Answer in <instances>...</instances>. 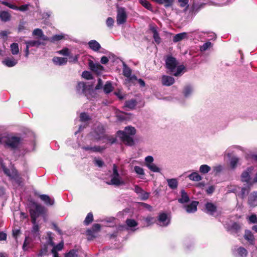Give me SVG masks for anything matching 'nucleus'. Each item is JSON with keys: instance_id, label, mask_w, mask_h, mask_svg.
Wrapping results in <instances>:
<instances>
[{"instance_id": "14", "label": "nucleus", "mask_w": 257, "mask_h": 257, "mask_svg": "<svg viewBox=\"0 0 257 257\" xmlns=\"http://www.w3.org/2000/svg\"><path fill=\"white\" fill-rule=\"evenodd\" d=\"M39 197L47 205L52 206L54 204V199H51L49 196L45 194L39 195Z\"/></svg>"}, {"instance_id": "62", "label": "nucleus", "mask_w": 257, "mask_h": 257, "mask_svg": "<svg viewBox=\"0 0 257 257\" xmlns=\"http://www.w3.org/2000/svg\"><path fill=\"white\" fill-rule=\"evenodd\" d=\"M59 53L64 56H68L69 55V50L67 48H65L59 51Z\"/></svg>"}, {"instance_id": "30", "label": "nucleus", "mask_w": 257, "mask_h": 257, "mask_svg": "<svg viewBox=\"0 0 257 257\" xmlns=\"http://www.w3.org/2000/svg\"><path fill=\"white\" fill-rule=\"evenodd\" d=\"M187 36V33L183 32L175 35L173 39L174 42H179L184 39Z\"/></svg>"}, {"instance_id": "36", "label": "nucleus", "mask_w": 257, "mask_h": 257, "mask_svg": "<svg viewBox=\"0 0 257 257\" xmlns=\"http://www.w3.org/2000/svg\"><path fill=\"white\" fill-rule=\"evenodd\" d=\"M190 180L194 181H199L202 179V177L196 172H194L190 174L188 176Z\"/></svg>"}, {"instance_id": "31", "label": "nucleus", "mask_w": 257, "mask_h": 257, "mask_svg": "<svg viewBox=\"0 0 257 257\" xmlns=\"http://www.w3.org/2000/svg\"><path fill=\"white\" fill-rule=\"evenodd\" d=\"M30 214L31 218V221L32 223H35V221L37 220V218L39 216V214L36 211L35 209H30Z\"/></svg>"}, {"instance_id": "4", "label": "nucleus", "mask_w": 257, "mask_h": 257, "mask_svg": "<svg viewBox=\"0 0 257 257\" xmlns=\"http://www.w3.org/2000/svg\"><path fill=\"white\" fill-rule=\"evenodd\" d=\"M127 14L125 9L123 7H119L117 10L116 22L118 25L123 24L126 21Z\"/></svg>"}, {"instance_id": "54", "label": "nucleus", "mask_w": 257, "mask_h": 257, "mask_svg": "<svg viewBox=\"0 0 257 257\" xmlns=\"http://www.w3.org/2000/svg\"><path fill=\"white\" fill-rule=\"evenodd\" d=\"M29 6V5H27V4L23 5L20 7H18L17 6V8H16V9H15V10H19V11H20L22 12L26 11L28 10Z\"/></svg>"}, {"instance_id": "53", "label": "nucleus", "mask_w": 257, "mask_h": 257, "mask_svg": "<svg viewBox=\"0 0 257 257\" xmlns=\"http://www.w3.org/2000/svg\"><path fill=\"white\" fill-rule=\"evenodd\" d=\"M162 5L164 4V7L168 8L171 7L174 3V0H162Z\"/></svg>"}, {"instance_id": "19", "label": "nucleus", "mask_w": 257, "mask_h": 257, "mask_svg": "<svg viewBox=\"0 0 257 257\" xmlns=\"http://www.w3.org/2000/svg\"><path fill=\"white\" fill-rule=\"evenodd\" d=\"M89 48L94 51H98L100 48L101 46L96 40H91L88 42Z\"/></svg>"}, {"instance_id": "16", "label": "nucleus", "mask_w": 257, "mask_h": 257, "mask_svg": "<svg viewBox=\"0 0 257 257\" xmlns=\"http://www.w3.org/2000/svg\"><path fill=\"white\" fill-rule=\"evenodd\" d=\"M180 193L181 198L178 199V202L181 204L188 202L190 200V199L185 190L183 189L181 190Z\"/></svg>"}, {"instance_id": "45", "label": "nucleus", "mask_w": 257, "mask_h": 257, "mask_svg": "<svg viewBox=\"0 0 257 257\" xmlns=\"http://www.w3.org/2000/svg\"><path fill=\"white\" fill-rule=\"evenodd\" d=\"M211 170L210 167L207 165H202L200 167L199 171L202 174L208 173Z\"/></svg>"}, {"instance_id": "29", "label": "nucleus", "mask_w": 257, "mask_h": 257, "mask_svg": "<svg viewBox=\"0 0 257 257\" xmlns=\"http://www.w3.org/2000/svg\"><path fill=\"white\" fill-rule=\"evenodd\" d=\"M113 90V87L111 82L109 81H107L103 87L104 92L106 94H108L112 91Z\"/></svg>"}, {"instance_id": "12", "label": "nucleus", "mask_w": 257, "mask_h": 257, "mask_svg": "<svg viewBox=\"0 0 257 257\" xmlns=\"http://www.w3.org/2000/svg\"><path fill=\"white\" fill-rule=\"evenodd\" d=\"M3 64L9 67L15 66L18 63V61L14 57H7L2 62Z\"/></svg>"}, {"instance_id": "13", "label": "nucleus", "mask_w": 257, "mask_h": 257, "mask_svg": "<svg viewBox=\"0 0 257 257\" xmlns=\"http://www.w3.org/2000/svg\"><path fill=\"white\" fill-rule=\"evenodd\" d=\"M243 237L250 244H254L255 238L251 231L247 229L245 230Z\"/></svg>"}, {"instance_id": "35", "label": "nucleus", "mask_w": 257, "mask_h": 257, "mask_svg": "<svg viewBox=\"0 0 257 257\" xmlns=\"http://www.w3.org/2000/svg\"><path fill=\"white\" fill-rule=\"evenodd\" d=\"M48 251V245L44 244L40 250L38 254V257H42V256L47 255Z\"/></svg>"}, {"instance_id": "38", "label": "nucleus", "mask_w": 257, "mask_h": 257, "mask_svg": "<svg viewBox=\"0 0 257 257\" xmlns=\"http://www.w3.org/2000/svg\"><path fill=\"white\" fill-rule=\"evenodd\" d=\"M108 184L110 185H114L116 186H119L121 184H123V182H121L118 178V177L113 176L110 180V183H108Z\"/></svg>"}, {"instance_id": "42", "label": "nucleus", "mask_w": 257, "mask_h": 257, "mask_svg": "<svg viewBox=\"0 0 257 257\" xmlns=\"http://www.w3.org/2000/svg\"><path fill=\"white\" fill-rule=\"evenodd\" d=\"M241 226L239 223L234 222L230 226L229 230L234 231L235 233H237L240 229Z\"/></svg>"}, {"instance_id": "51", "label": "nucleus", "mask_w": 257, "mask_h": 257, "mask_svg": "<svg viewBox=\"0 0 257 257\" xmlns=\"http://www.w3.org/2000/svg\"><path fill=\"white\" fill-rule=\"evenodd\" d=\"M192 88L190 86H186L185 87L184 91H183V94L185 97H188L191 93L192 92Z\"/></svg>"}, {"instance_id": "26", "label": "nucleus", "mask_w": 257, "mask_h": 257, "mask_svg": "<svg viewBox=\"0 0 257 257\" xmlns=\"http://www.w3.org/2000/svg\"><path fill=\"white\" fill-rule=\"evenodd\" d=\"M26 45L30 47H39L40 45H45L46 43L44 42H42L39 40H32L26 42Z\"/></svg>"}, {"instance_id": "21", "label": "nucleus", "mask_w": 257, "mask_h": 257, "mask_svg": "<svg viewBox=\"0 0 257 257\" xmlns=\"http://www.w3.org/2000/svg\"><path fill=\"white\" fill-rule=\"evenodd\" d=\"M0 19L2 21L6 22L11 20V15L7 11H3L0 12Z\"/></svg>"}, {"instance_id": "56", "label": "nucleus", "mask_w": 257, "mask_h": 257, "mask_svg": "<svg viewBox=\"0 0 257 257\" xmlns=\"http://www.w3.org/2000/svg\"><path fill=\"white\" fill-rule=\"evenodd\" d=\"M43 33L42 30L40 29H39V28H37V29H35L33 32V35H34V36H38L39 38H40V37L41 36H42V34Z\"/></svg>"}, {"instance_id": "25", "label": "nucleus", "mask_w": 257, "mask_h": 257, "mask_svg": "<svg viewBox=\"0 0 257 257\" xmlns=\"http://www.w3.org/2000/svg\"><path fill=\"white\" fill-rule=\"evenodd\" d=\"M122 66H123V68H122L123 75L125 77L128 78L131 75L132 70L124 62H122Z\"/></svg>"}, {"instance_id": "27", "label": "nucleus", "mask_w": 257, "mask_h": 257, "mask_svg": "<svg viewBox=\"0 0 257 257\" xmlns=\"http://www.w3.org/2000/svg\"><path fill=\"white\" fill-rule=\"evenodd\" d=\"M168 186L172 189H175L178 187V181L176 179H168L167 180Z\"/></svg>"}, {"instance_id": "20", "label": "nucleus", "mask_w": 257, "mask_h": 257, "mask_svg": "<svg viewBox=\"0 0 257 257\" xmlns=\"http://www.w3.org/2000/svg\"><path fill=\"white\" fill-rule=\"evenodd\" d=\"M68 59L67 58L54 57L53 58V62L57 65H63L67 63Z\"/></svg>"}, {"instance_id": "6", "label": "nucleus", "mask_w": 257, "mask_h": 257, "mask_svg": "<svg viewBox=\"0 0 257 257\" xmlns=\"http://www.w3.org/2000/svg\"><path fill=\"white\" fill-rule=\"evenodd\" d=\"M105 130L102 124L98 125L94 131V138L97 141L103 140L105 137Z\"/></svg>"}, {"instance_id": "7", "label": "nucleus", "mask_w": 257, "mask_h": 257, "mask_svg": "<svg viewBox=\"0 0 257 257\" xmlns=\"http://www.w3.org/2000/svg\"><path fill=\"white\" fill-rule=\"evenodd\" d=\"M253 170V167H249L242 172L240 175V180L242 182H245L247 185L251 183L250 181V174Z\"/></svg>"}, {"instance_id": "1", "label": "nucleus", "mask_w": 257, "mask_h": 257, "mask_svg": "<svg viewBox=\"0 0 257 257\" xmlns=\"http://www.w3.org/2000/svg\"><path fill=\"white\" fill-rule=\"evenodd\" d=\"M166 68L169 70V73L175 76H179L182 71L185 69L183 65H178L176 59L172 56H168L165 60Z\"/></svg>"}, {"instance_id": "43", "label": "nucleus", "mask_w": 257, "mask_h": 257, "mask_svg": "<svg viewBox=\"0 0 257 257\" xmlns=\"http://www.w3.org/2000/svg\"><path fill=\"white\" fill-rule=\"evenodd\" d=\"M126 225L130 227H134L138 225V222L133 219H127L125 221Z\"/></svg>"}, {"instance_id": "40", "label": "nucleus", "mask_w": 257, "mask_h": 257, "mask_svg": "<svg viewBox=\"0 0 257 257\" xmlns=\"http://www.w3.org/2000/svg\"><path fill=\"white\" fill-rule=\"evenodd\" d=\"M11 52L13 55H17L19 52V45L18 43H13L11 45Z\"/></svg>"}, {"instance_id": "41", "label": "nucleus", "mask_w": 257, "mask_h": 257, "mask_svg": "<svg viewBox=\"0 0 257 257\" xmlns=\"http://www.w3.org/2000/svg\"><path fill=\"white\" fill-rule=\"evenodd\" d=\"M78 252L77 249H71L68 252L65 253V257H78Z\"/></svg>"}, {"instance_id": "59", "label": "nucleus", "mask_w": 257, "mask_h": 257, "mask_svg": "<svg viewBox=\"0 0 257 257\" xmlns=\"http://www.w3.org/2000/svg\"><path fill=\"white\" fill-rule=\"evenodd\" d=\"M106 24L107 27L111 28L114 24L113 19L111 17H108L106 21Z\"/></svg>"}, {"instance_id": "10", "label": "nucleus", "mask_w": 257, "mask_h": 257, "mask_svg": "<svg viewBox=\"0 0 257 257\" xmlns=\"http://www.w3.org/2000/svg\"><path fill=\"white\" fill-rule=\"evenodd\" d=\"M88 66L92 71L97 74L100 73L104 69L103 66L99 63H94L93 61L91 60H89Z\"/></svg>"}, {"instance_id": "63", "label": "nucleus", "mask_w": 257, "mask_h": 257, "mask_svg": "<svg viewBox=\"0 0 257 257\" xmlns=\"http://www.w3.org/2000/svg\"><path fill=\"white\" fill-rule=\"evenodd\" d=\"M141 199L142 200H147L150 196V193L147 192L143 191V192L141 193Z\"/></svg>"}, {"instance_id": "47", "label": "nucleus", "mask_w": 257, "mask_h": 257, "mask_svg": "<svg viewBox=\"0 0 257 257\" xmlns=\"http://www.w3.org/2000/svg\"><path fill=\"white\" fill-rule=\"evenodd\" d=\"M237 251L239 255L241 257H245L247 254V250L243 247H239L237 249Z\"/></svg>"}, {"instance_id": "61", "label": "nucleus", "mask_w": 257, "mask_h": 257, "mask_svg": "<svg viewBox=\"0 0 257 257\" xmlns=\"http://www.w3.org/2000/svg\"><path fill=\"white\" fill-rule=\"evenodd\" d=\"M94 164L99 167H102L104 165V162L100 159H94Z\"/></svg>"}, {"instance_id": "11", "label": "nucleus", "mask_w": 257, "mask_h": 257, "mask_svg": "<svg viewBox=\"0 0 257 257\" xmlns=\"http://www.w3.org/2000/svg\"><path fill=\"white\" fill-rule=\"evenodd\" d=\"M175 82V79L173 77L167 76L163 75L162 77V83L165 86H171Z\"/></svg>"}, {"instance_id": "15", "label": "nucleus", "mask_w": 257, "mask_h": 257, "mask_svg": "<svg viewBox=\"0 0 257 257\" xmlns=\"http://www.w3.org/2000/svg\"><path fill=\"white\" fill-rule=\"evenodd\" d=\"M198 203V201H192L190 204L185 206L186 211L188 213L195 212L197 210V206Z\"/></svg>"}, {"instance_id": "48", "label": "nucleus", "mask_w": 257, "mask_h": 257, "mask_svg": "<svg viewBox=\"0 0 257 257\" xmlns=\"http://www.w3.org/2000/svg\"><path fill=\"white\" fill-rule=\"evenodd\" d=\"M82 77L86 80H91L93 78V77L91 73L88 71H84L82 74Z\"/></svg>"}, {"instance_id": "32", "label": "nucleus", "mask_w": 257, "mask_h": 257, "mask_svg": "<svg viewBox=\"0 0 257 257\" xmlns=\"http://www.w3.org/2000/svg\"><path fill=\"white\" fill-rule=\"evenodd\" d=\"M93 221V215L92 212H89L87 214L85 220L83 221V224L85 225H88Z\"/></svg>"}, {"instance_id": "49", "label": "nucleus", "mask_w": 257, "mask_h": 257, "mask_svg": "<svg viewBox=\"0 0 257 257\" xmlns=\"http://www.w3.org/2000/svg\"><path fill=\"white\" fill-rule=\"evenodd\" d=\"M106 149L105 146H95L92 147V151L93 152L102 153Z\"/></svg>"}, {"instance_id": "50", "label": "nucleus", "mask_w": 257, "mask_h": 257, "mask_svg": "<svg viewBox=\"0 0 257 257\" xmlns=\"http://www.w3.org/2000/svg\"><path fill=\"white\" fill-rule=\"evenodd\" d=\"M147 167L153 172H159L160 169L154 164H148Z\"/></svg>"}, {"instance_id": "18", "label": "nucleus", "mask_w": 257, "mask_h": 257, "mask_svg": "<svg viewBox=\"0 0 257 257\" xmlns=\"http://www.w3.org/2000/svg\"><path fill=\"white\" fill-rule=\"evenodd\" d=\"M150 30L153 33V38L155 42L157 44H159L161 42V39L159 36V34L157 30L156 27H152L150 28Z\"/></svg>"}, {"instance_id": "2", "label": "nucleus", "mask_w": 257, "mask_h": 257, "mask_svg": "<svg viewBox=\"0 0 257 257\" xmlns=\"http://www.w3.org/2000/svg\"><path fill=\"white\" fill-rule=\"evenodd\" d=\"M116 135L125 145L133 146L135 145V141L133 138L131 136L125 134V133L122 131H118L116 133Z\"/></svg>"}, {"instance_id": "3", "label": "nucleus", "mask_w": 257, "mask_h": 257, "mask_svg": "<svg viewBox=\"0 0 257 257\" xmlns=\"http://www.w3.org/2000/svg\"><path fill=\"white\" fill-rule=\"evenodd\" d=\"M22 140L23 139L19 137H9L5 141V144L12 149H16L19 147Z\"/></svg>"}, {"instance_id": "28", "label": "nucleus", "mask_w": 257, "mask_h": 257, "mask_svg": "<svg viewBox=\"0 0 257 257\" xmlns=\"http://www.w3.org/2000/svg\"><path fill=\"white\" fill-rule=\"evenodd\" d=\"M123 132L125 134L129 136H134L136 134V130L134 127L128 126L125 127Z\"/></svg>"}, {"instance_id": "17", "label": "nucleus", "mask_w": 257, "mask_h": 257, "mask_svg": "<svg viewBox=\"0 0 257 257\" xmlns=\"http://www.w3.org/2000/svg\"><path fill=\"white\" fill-rule=\"evenodd\" d=\"M252 186V183H250L247 185L246 187L241 188L240 194L241 198L244 199L246 197V196L248 194Z\"/></svg>"}, {"instance_id": "64", "label": "nucleus", "mask_w": 257, "mask_h": 257, "mask_svg": "<svg viewBox=\"0 0 257 257\" xmlns=\"http://www.w3.org/2000/svg\"><path fill=\"white\" fill-rule=\"evenodd\" d=\"M250 222L252 223H257V217L255 214H252L249 217L248 219Z\"/></svg>"}, {"instance_id": "22", "label": "nucleus", "mask_w": 257, "mask_h": 257, "mask_svg": "<svg viewBox=\"0 0 257 257\" xmlns=\"http://www.w3.org/2000/svg\"><path fill=\"white\" fill-rule=\"evenodd\" d=\"M33 205H35V209L36 210V211L37 212V213L39 214V216L44 214L46 212L47 209H46V208L44 206H43L39 204H38L35 202H33Z\"/></svg>"}, {"instance_id": "55", "label": "nucleus", "mask_w": 257, "mask_h": 257, "mask_svg": "<svg viewBox=\"0 0 257 257\" xmlns=\"http://www.w3.org/2000/svg\"><path fill=\"white\" fill-rule=\"evenodd\" d=\"M101 228V225L98 223H95L92 226L90 229L94 231L95 233L100 231Z\"/></svg>"}, {"instance_id": "33", "label": "nucleus", "mask_w": 257, "mask_h": 257, "mask_svg": "<svg viewBox=\"0 0 257 257\" xmlns=\"http://www.w3.org/2000/svg\"><path fill=\"white\" fill-rule=\"evenodd\" d=\"M139 3L146 9L149 11H153V8L151 3L147 0H139Z\"/></svg>"}, {"instance_id": "60", "label": "nucleus", "mask_w": 257, "mask_h": 257, "mask_svg": "<svg viewBox=\"0 0 257 257\" xmlns=\"http://www.w3.org/2000/svg\"><path fill=\"white\" fill-rule=\"evenodd\" d=\"M2 4L8 7H9V8H11L13 10H15L17 8V6L15 5H13V4H11L7 2H6V1H4L2 3Z\"/></svg>"}, {"instance_id": "39", "label": "nucleus", "mask_w": 257, "mask_h": 257, "mask_svg": "<svg viewBox=\"0 0 257 257\" xmlns=\"http://www.w3.org/2000/svg\"><path fill=\"white\" fill-rule=\"evenodd\" d=\"M91 119V117L85 112H81L80 114V121L81 122H86Z\"/></svg>"}, {"instance_id": "24", "label": "nucleus", "mask_w": 257, "mask_h": 257, "mask_svg": "<svg viewBox=\"0 0 257 257\" xmlns=\"http://www.w3.org/2000/svg\"><path fill=\"white\" fill-rule=\"evenodd\" d=\"M137 104V101L135 99H132L125 101L124 103V107L130 108V109H135Z\"/></svg>"}, {"instance_id": "57", "label": "nucleus", "mask_w": 257, "mask_h": 257, "mask_svg": "<svg viewBox=\"0 0 257 257\" xmlns=\"http://www.w3.org/2000/svg\"><path fill=\"white\" fill-rule=\"evenodd\" d=\"M134 170H135L136 173H137L138 174H139V175H144V172L143 169L140 166H136L134 167Z\"/></svg>"}, {"instance_id": "5", "label": "nucleus", "mask_w": 257, "mask_h": 257, "mask_svg": "<svg viewBox=\"0 0 257 257\" xmlns=\"http://www.w3.org/2000/svg\"><path fill=\"white\" fill-rule=\"evenodd\" d=\"M92 88V85L87 86L84 82H78L76 86V90L78 94L87 96V91L91 90Z\"/></svg>"}, {"instance_id": "8", "label": "nucleus", "mask_w": 257, "mask_h": 257, "mask_svg": "<svg viewBox=\"0 0 257 257\" xmlns=\"http://www.w3.org/2000/svg\"><path fill=\"white\" fill-rule=\"evenodd\" d=\"M217 211V207L214 203L207 202L205 204V212L211 216H214Z\"/></svg>"}, {"instance_id": "37", "label": "nucleus", "mask_w": 257, "mask_h": 257, "mask_svg": "<svg viewBox=\"0 0 257 257\" xmlns=\"http://www.w3.org/2000/svg\"><path fill=\"white\" fill-rule=\"evenodd\" d=\"M86 234L87 236V239L91 240L96 238V233L90 229H88L86 231Z\"/></svg>"}, {"instance_id": "52", "label": "nucleus", "mask_w": 257, "mask_h": 257, "mask_svg": "<svg viewBox=\"0 0 257 257\" xmlns=\"http://www.w3.org/2000/svg\"><path fill=\"white\" fill-rule=\"evenodd\" d=\"M33 226L32 230V232L37 236L39 233H37L39 231L40 227L39 225L37 223L36 221L35 223H33Z\"/></svg>"}, {"instance_id": "34", "label": "nucleus", "mask_w": 257, "mask_h": 257, "mask_svg": "<svg viewBox=\"0 0 257 257\" xmlns=\"http://www.w3.org/2000/svg\"><path fill=\"white\" fill-rule=\"evenodd\" d=\"M167 219V215L165 213H161L158 216V220L163 223L164 226H167L169 222L165 223Z\"/></svg>"}, {"instance_id": "44", "label": "nucleus", "mask_w": 257, "mask_h": 257, "mask_svg": "<svg viewBox=\"0 0 257 257\" xmlns=\"http://www.w3.org/2000/svg\"><path fill=\"white\" fill-rule=\"evenodd\" d=\"M64 38V36L63 35H55L50 38V41L52 43H54L63 39Z\"/></svg>"}, {"instance_id": "46", "label": "nucleus", "mask_w": 257, "mask_h": 257, "mask_svg": "<svg viewBox=\"0 0 257 257\" xmlns=\"http://www.w3.org/2000/svg\"><path fill=\"white\" fill-rule=\"evenodd\" d=\"M239 159L236 157H233L231 158L230 161V167L234 169L236 167L237 164L238 162Z\"/></svg>"}, {"instance_id": "9", "label": "nucleus", "mask_w": 257, "mask_h": 257, "mask_svg": "<svg viewBox=\"0 0 257 257\" xmlns=\"http://www.w3.org/2000/svg\"><path fill=\"white\" fill-rule=\"evenodd\" d=\"M247 202L251 207L257 206V191H253L248 195Z\"/></svg>"}, {"instance_id": "58", "label": "nucleus", "mask_w": 257, "mask_h": 257, "mask_svg": "<svg viewBox=\"0 0 257 257\" xmlns=\"http://www.w3.org/2000/svg\"><path fill=\"white\" fill-rule=\"evenodd\" d=\"M64 247V243L63 242H60L57 245L54 246L52 249H54V250H56L57 251L61 250Z\"/></svg>"}, {"instance_id": "23", "label": "nucleus", "mask_w": 257, "mask_h": 257, "mask_svg": "<svg viewBox=\"0 0 257 257\" xmlns=\"http://www.w3.org/2000/svg\"><path fill=\"white\" fill-rule=\"evenodd\" d=\"M33 205H35V209L36 210V211L37 212V213L39 214V216L44 214L46 212L47 209H46V208L44 206H43L39 204H38L35 202H33Z\"/></svg>"}]
</instances>
